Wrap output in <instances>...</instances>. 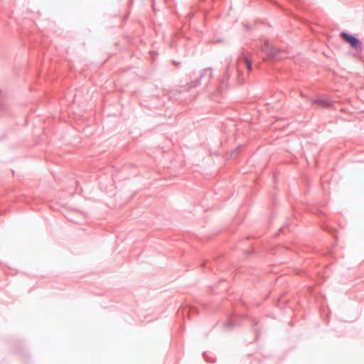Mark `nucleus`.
<instances>
[{"label":"nucleus","instance_id":"f257e3e1","mask_svg":"<svg viewBox=\"0 0 364 364\" xmlns=\"http://www.w3.org/2000/svg\"><path fill=\"white\" fill-rule=\"evenodd\" d=\"M341 36L343 38V39L346 41L348 43L350 44V46L357 50L361 49V43L359 41V39L356 38L355 37L350 36L345 32L341 33Z\"/></svg>","mask_w":364,"mask_h":364},{"label":"nucleus","instance_id":"f03ea898","mask_svg":"<svg viewBox=\"0 0 364 364\" xmlns=\"http://www.w3.org/2000/svg\"><path fill=\"white\" fill-rule=\"evenodd\" d=\"M314 104L322 108H326L331 106V103L323 99L316 100L314 101Z\"/></svg>","mask_w":364,"mask_h":364},{"label":"nucleus","instance_id":"7ed1b4c3","mask_svg":"<svg viewBox=\"0 0 364 364\" xmlns=\"http://www.w3.org/2000/svg\"><path fill=\"white\" fill-rule=\"evenodd\" d=\"M245 65H246V67H247V70H251V69H252V64H251V62H250L249 60L245 59Z\"/></svg>","mask_w":364,"mask_h":364}]
</instances>
